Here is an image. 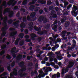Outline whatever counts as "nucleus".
<instances>
[{
  "label": "nucleus",
  "instance_id": "29",
  "mask_svg": "<svg viewBox=\"0 0 78 78\" xmlns=\"http://www.w3.org/2000/svg\"><path fill=\"white\" fill-rule=\"evenodd\" d=\"M52 29L55 32L57 31V27H56V25H55L54 27L52 28Z\"/></svg>",
  "mask_w": 78,
  "mask_h": 78
},
{
  "label": "nucleus",
  "instance_id": "10",
  "mask_svg": "<svg viewBox=\"0 0 78 78\" xmlns=\"http://www.w3.org/2000/svg\"><path fill=\"white\" fill-rule=\"evenodd\" d=\"M25 63L23 62L22 61L20 62L18 64V65H19L20 67H25V66H24Z\"/></svg>",
  "mask_w": 78,
  "mask_h": 78
},
{
  "label": "nucleus",
  "instance_id": "26",
  "mask_svg": "<svg viewBox=\"0 0 78 78\" xmlns=\"http://www.w3.org/2000/svg\"><path fill=\"white\" fill-rule=\"evenodd\" d=\"M6 47H7V45L5 44H4L1 46V50H4V49H5Z\"/></svg>",
  "mask_w": 78,
  "mask_h": 78
},
{
  "label": "nucleus",
  "instance_id": "20",
  "mask_svg": "<svg viewBox=\"0 0 78 78\" xmlns=\"http://www.w3.org/2000/svg\"><path fill=\"white\" fill-rule=\"evenodd\" d=\"M34 7H35V6L34 5H31L29 7V9L30 10V11H34Z\"/></svg>",
  "mask_w": 78,
  "mask_h": 78
},
{
  "label": "nucleus",
  "instance_id": "63",
  "mask_svg": "<svg viewBox=\"0 0 78 78\" xmlns=\"http://www.w3.org/2000/svg\"><path fill=\"white\" fill-rule=\"evenodd\" d=\"M25 39H29V38H30V36L28 35H26L25 36Z\"/></svg>",
  "mask_w": 78,
  "mask_h": 78
},
{
  "label": "nucleus",
  "instance_id": "52",
  "mask_svg": "<svg viewBox=\"0 0 78 78\" xmlns=\"http://www.w3.org/2000/svg\"><path fill=\"white\" fill-rule=\"evenodd\" d=\"M20 11H22L23 12H25V9L23 8H21L20 9Z\"/></svg>",
  "mask_w": 78,
  "mask_h": 78
},
{
  "label": "nucleus",
  "instance_id": "28",
  "mask_svg": "<svg viewBox=\"0 0 78 78\" xmlns=\"http://www.w3.org/2000/svg\"><path fill=\"white\" fill-rule=\"evenodd\" d=\"M24 35V34L23 33H21L19 34V37L20 38L23 39V38Z\"/></svg>",
  "mask_w": 78,
  "mask_h": 78
},
{
  "label": "nucleus",
  "instance_id": "18",
  "mask_svg": "<svg viewBox=\"0 0 78 78\" xmlns=\"http://www.w3.org/2000/svg\"><path fill=\"white\" fill-rule=\"evenodd\" d=\"M26 26L25 23L22 22L20 25V27L21 28H24Z\"/></svg>",
  "mask_w": 78,
  "mask_h": 78
},
{
  "label": "nucleus",
  "instance_id": "8",
  "mask_svg": "<svg viewBox=\"0 0 78 78\" xmlns=\"http://www.w3.org/2000/svg\"><path fill=\"white\" fill-rule=\"evenodd\" d=\"M30 36L32 40H33V41H34L35 40V37H37V35L36 34H32L30 35Z\"/></svg>",
  "mask_w": 78,
  "mask_h": 78
},
{
  "label": "nucleus",
  "instance_id": "38",
  "mask_svg": "<svg viewBox=\"0 0 78 78\" xmlns=\"http://www.w3.org/2000/svg\"><path fill=\"white\" fill-rule=\"evenodd\" d=\"M6 58L8 59H11V57L10 56V55L8 54L7 55V56L6 57Z\"/></svg>",
  "mask_w": 78,
  "mask_h": 78
},
{
  "label": "nucleus",
  "instance_id": "58",
  "mask_svg": "<svg viewBox=\"0 0 78 78\" xmlns=\"http://www.w3.org/2000/svg\"><path fill=\"white\" fill-rule=\"evenodd\" d=\"M18 44H19V41H17V40H16L15 42V44L16 45H18Z\"/></svg>",
  "mask_w": 78,
  "mask_h": 78
},
{
  "label": "nucleus",
  "instance_id": "42",
  "mask_svg": "<svg viewBox=\"0 0 78 78\" xmlns=\"http://www.w3.org/2000/svg\"><path fill=\"white\" fill-rule=\"evenodd\" d=\"M69 61V59L68 58H66L65 60V61L64 62V64H67V63Z\"/></svg>",
  "mask_w": 78,
  "mask_h": 78
},
{
  "label": "nucleus",
  "instance_id": "4",
  "mask_svg": "<svg viewBox=\"0 0 78 78\" xmlns=\"http://www.w3.org/2000/svg\"><path fill=\"white\" fill-rule=\"evenodd\" d=\"M73 11H72L71 12L72 14H74V15L76 14V13H75V11L78 9V8H77V7L75 5H73Z\"/></svg>",
  "mask_w": 78,
  "mask_h": 78
},
{
  "label": "nucleus",
  "instance_id": "7",
  "mask_svg": "<svg viewBox=\"0 0 78 78\" xmlns=\"http://www.w3.org/2000/svg\"><path fill=\"white\" fill-rule=\"evenodd\" d=\"M22 55H18L16 57V59L17 61H19L22 59Z\"/></svg>",
  "mask_w": 78,
  "mask_h": 78
},
{
  "label": "nucleus",
  "instance_id": "31",
  "mask_svg": "<svg viewBox=\"0 0 78 78\" xmlns=\"http://www.w3.org/2000/svg\"><path fill=\"white\" fill-rule=\"evenodd\" d=\"M6 9H7L6 11H4L3 14H5L6 13V12H9V10L10 9L9 8H7Z\"/></svg>",
  "mask_w": 78,
  "mask_h": 78
},
{
  "label": "nucleus",
  "instance_id": "41",
  "mask_svg": "<svg viewBox=\"0 0 78 78\" xmlns=\"http://www.w3.org/2000/svg\"><path fill=\"white\" fill-rule=\"evenodd\" d=\"M52 3V2L51 1H48L47 2V4L48 5H50Z\"/></svg>",
  "mask_w": 78,
  "mask_h": 78
},
{
  "label": "nucleus",
  "instance_id": "50",
  "mask_svg": "<svg viewBox=\"0 0 78 78\" xmlns=\"http://www.w3.org/2000/svg\"><path fill=\"white\" fill-rule=\"evenodd\" d=\"M66 78H73L71 75H68L66 76Z\"/></svg>",
  "mask_w": 78,
  "mask_h": 78
},
{
  "label": "nucleus",
  "instance_id": "32",
  "mask_svg": "<svg viewBox=\"0 0 78 78\" xmlns=\"http://www.w3.org/2000/svg\"><path fill=\"white\" fill-rule=\"evenodd\" d=\"M15 64H16L15 61H13L11 64V67H14L15 66Z\"/></svg>",
  "mask_w": 78,
  "mask_h": 78
},
{
  "label": "nucleus",
  "instance_id": "21",
  "mask_svg": "<svg viewBox=\"0 0 78 78\" xmlns=\"http://www.w3.org/2000/svg\"><path fill=\"white\" fill-rule=\"evenodd\" d=\"M70 22H66V23H65V27L66 28H67L68 27H69V25H70Z\"/></svg>",
  "mask_w": 78,
  "mask_h": 78
},
{
  "label": "nucleus",
  "instance_id": "6",
  "mask_svg": "<svg viewBox=\"0 0 78 78\" xmlns=\"http://www.w3.org/2000/svg\"><path fill=\"white\" fill-rule=\"evenodd\" d=\"M16 47H13L11 49V51H12V53H14L15 54L17 53L18 52H19V50H16Z\"/></svg>",
  "mask_w": 78,
  "mask_h": 78
},
{
  "label": "nucleus",
  "instance_id": "22",
  "mask_svg": "<svg viewBox=\"0 0 78 78\" xmlns=\"http://www.w3.org/2000/svg\"><path fill=\"white\" fill-rule=\"evenodd\" d=\"M47 32V30H44V32H41V31H39L37 32V34H39V35H42V34H44V33H46Z\"/></svg>",
  "mask_w": 78,
  "mask_h": 78
},
{
  "label": "nucleus",
  "instance_id": "40",
  "mask_svg": "<svg viewBox=\"0 0 78 78\" xmlns=\"http://www.w3.org/2000/svg\"><path fill=\"white\" fill-rule=\"evenodd\" d=\"M65 73L64 72V70H62V72H61V74L62 75V77H64V74H65Z\"/></svg>",
  "mask_w": 78,
  "mask_h": 78
},
{
  "label": "nucleus",
  "instance_id": "15",
  "mask_svg": "<svg viewBox=\"0 0 78 78\" xmlns=\"http://www.w3.org/2000/svg\"><path fill=\"white\" fill-rule=\"evenodd\" d=\"M8 5L11 6L12 5V6H14L15 5V4H13V1H10L8 3Z\"/></svg>",
  "mask_w": 78,
  "mask_h": 78
},
{
  "label": "nucleus",
  "instance_id": "12",
  "mask_svg": "<svg viewBox=\"0 0 78 78\" xmlns=\"http://www.w3.org/2000/svg\"><path fill=\"white\" fill-rule=\"evenodd\" d=\"M60 73L59 72H58L57 74H55L52 76V78H53L55 77H57V78H59L60 77Z\"/></svg>",
  "mask_w": 78,
  "mask_h": 78
},
{
  "label": "nucleus",
  "instance_id": "11",
  "mask_svg": "<svg viewBox=\"0 0 78 78\" xmlns=\"http://www.w3.org/2000/svg\"><path fill=\"white\" fill-rule=\"evenodd\" d=\"M60 73L59 72H58L57 74H55L52 76V78H53L55 77H57V78H59L60 77Z\"/></svg>",
  "mask_w": 78,
  "mask_h": 78
},
{
  "label": "nucleus",
  "instance_id": "14",
  "mask_svg": "<svg viewBox=\"0 0 78 78\" xmlns=\"http://www.w3.org/2000/svg\"><path fill=\"white\" fill-rule=\"evenodd\" d=\"M44 27L46 29H49L50 27V24L48 23L45 24L44 26Z\"/></svg>",
  "mask_w": 78,
  "mask_h": 78
},
{
  "label": "nucleus",
  "instance_id": "30",
  "mask_svg": "<svg viewBox=\"0 0 78 78\" xmlns=\"http://www.w3.org/2000/svg\"><path fill=\"white\" fill-rule=\"evenodd\" d=\"M10 53L14 58H16V55L15 53L14 52L13 53H12V51H10Z\"/></svg>",
  "mask_w": 78,
  "mask_h": 78
},
{
  "label": "nucleus",
  "instance_id": "2",
  "mask_svg": "<svg viewBox=\"0 0 78 78\" xmlns=\"http://www.w3.org/2000/svg\"><path fill=\"white\" fill-rule=\"evenodd\" d=\"M13 72L12 73H11L10 75V76L11 77L14 76V75L16 76L17 75V70L16 68H14L13 69Z\"/></svg>",
  "mask_w": 78,
  "mask_h": 78
},
{
  "label": "nucleus",
  "instance_id": "25",
  "mask_svg": "<svg viewBox=\"0 0 78 78\" xmlns=\"http://www.w3.org/2000/svg\"><path fill=\"white\" fill-rule=\"evenodd\" d=\"M23 68L21 70V72H25L27 70V68H26V66L22 67Z\"/></svg>",
  "mask_w": 78,
  "mask_h": 78
},
{
  "label": "nucleus",
  "instance_id": "56",
  "mask_svg": "<svg viewBox=\"0 0 78 78\" xmlns=\"http://www.w3.org/2000/svg\"><path fill=\"white\" fill-rule=\"evenodd\" d=\"M7 70L9 72H11V66H9L7 67Z\"/></svg>",
  "mask_w": 78,
  "mask_h": 78
},
{
  "label": "nucleus",
  "instance_id": "60",
  "mask_svg": "<svg viewBox=\"0 0 78 78\" xmlns=\"http://www.w3.org/2000/svg\"><path fill=\"white\" fill-rule=\"evenodd\" d=\"M51 66H53L54 67L55 66V63L53 62H52L51 64H50Z\"/></svg>",
  "mask_w": 78,
  "mask_h": 78
},
{
  "label": "nucleus",
  "instance_id": "53",
  "mask_svg": "<svg viewBox=\"0 0 78 78\" xmlns=\"http://www.w3.org/2000/svg\"><path fill=\"white\" fill-rule=\"evenodd\" d=\"M18 8H19V6H15L13 8V10H16L17 9H18Z\"/></svg>",
  "mask_w": 78,
  "mask_h": 78
},
{
  "label": "nucleus",
  "instance_id": "3",
  "mask_svg": "<svg viewBox=\"0 0 78 78\" xmlns=\"http://www.w3.org/2000/svg\"><path fill=\"white\" fill-rule=\"evenodd\" d=\"M68 64L69 65L67 66V68L68 69H70L72 67L74 66L75 62H73L69 61L68 63Z\"/></svg>",
  "mask_w": 78,
  "mask_h": 78
},
{
  "label": "nucleus",
  "instance_id": "36",
  "mask_svg": "<svg viewBox=\"0 0 78 78\" xmlns=\"http://www.w3.org/2000/svg\"><path fill=\"white\" fill-rule=\"evenodd\" d=\"M7 75V73L6 72H5L3 73L2 74H1L0 75V78L2 77V76H5V75Z\"/></svg>",
  "mask_w": 78,
  "mask_h": 78
},
{
  "label": "nucleus",
  "instance_id": "35",
  "mask_svg": "<svg viewBox=\"0 0 78 78\" xmlns=\"http://www.w3.org/2000/svg\"><path fill=\"white\" fill-rule=\"evenodd\" d=\"M9 17L10 18L14 17V13H11L10 14H9Z\"/></svg>",
  "mask_w": 78,
  "mask_h": 78
},
{
  "label": "nucleus",
  "instance_id": "47",
  "mask_svg": "<svg viewBox=\"0 0 78 78\" xmlns=\"http://www.w3.org/2000/svg\"><path fill=\"white\" fill-rule=\"evenodd\" d=\"M7 17H6V19L5 20H3V21L4 25H7V24H6V21H7Z\"/></svg>",
  "mask_w": 78,
  "mask_h": 78
},
{
  "label": "nucleus",
  "instance_id": "51",
  "mask_svg": "<svg viewBox=\"0 0 78 78\" xmlns=\"http://www.w3.org/2000/svg\"><path fill=\"white\" fill-rule=\"evenodd\" d=\"M53 7L54 6L53 5L50 6L49 8V9H50V10H51L52 9H54Z\"/></svg>",
  "mask_w": 78,
  "mask_h": 78
},
{
  "label": "nucleus",
  "instance_id": "44",
  "mask_svg": "<svg viewBox=\"0 0 78 78\" xmlns=\"http://www.w3.org/2000/svg\"><path fill=\"white\" fill-rule=\"evenodd\" d=\"M28 25L30 27H33V22H31L28 24Z\"/></svg>",
  "mask_w": 78,
  "mask_h": 78
},
{
  "label": "nucleus",
  "instance_id": "43",
  "mask_svg": "<svg viewBox=\"0 0 78 78\" xmlns=\"http://www.w3.org/2000/svg\"><path fill=\"white\" fill-rule=\"evenodd\" d=\"M53 53L52 52H49L48 53L47 56H52V55H53Z\"/></svg>",
  "mask_w": 78,
  "mask_h": 78
},
{
  "label": "nucleus",
  "instance_id": "34",
  "mask_svg": "<svg viewBox=\"0 0 78 78\" xmlns=\"http://www.w3.org/2000/svg\"><path fill=\"white\" fill-rule=\"evenodd\" d=\"M37 0H33L32 1V2H30V5H33L35 3V2H37Z\"/></svg>",
  "mask_w": 78,
  "mask_h": 78
},
{
  "label": "nucleus",
  "instance_id": "55",
  "mask_svg": "<svg viewBox=\"0 0 78 78\" xmlns=\"http://www.w3.org/2000/svg\"><path fill=\"white\" fill-rule=\"evenodd\" d=\"M54 68L55 69H59V66L57 65H55L54 66Z\"/></svg>",
  "mask_w": 78,
  "mask_h": 78
},
{
  "label": "nucleus",
  "instance_id": "37",
  "mask_svg": "<svg viewBox=\"0 0 78 78\" xmlns=\"http://www.w3.org/2000/svg\"><path fill=\"white\" fill-rule=\"evenodd\" d=\"M24 44V41H21L20 42V45L21 46H22V45H23Z\"/></svg>",
  "mask_w": 78,
  "mask_h": 78
},
{
  "label": "nucleus",
  "instance_id": "57",
  "mask_svg": "<svg viewBox=\"0 0 78 78\" xmlns=\"http://www.w3.org/2000/svg\"><path fill=\"white\" fill-rule=\"evenodd\" d=\"M29 66H30V67H32L33 66V63L31 62L28 64Z\"/></svg>",
  "mask_w": 78,
  "mask_h": 78
},
{
  "label": "nucleus",
  "instance_id": "23",
  "mask_svg": "<svg viewBox=\"0 0 78 78\" xmlns=\"http://www.w3.org/2000/svg\"><path fill=\"white\" fill-rule=\"evenodd\" d=\"M34 29L35 31H39L41 30V27L38 28L36 27H34Z\"/></svg>",
  "mask_w": 78,
  "mask_h": 78
},
{
  "label": "nucleus",
  "instance_id": "1",
  "mask_svg": "<svg viewBox=\"0 0 78 78\" xmlns=\"http://www.w3.org/2000/svg\"><path fill=\"white\" fill-rule=\"evenodd\" d=\"M38 20V22H42L43 21L44 23H45L47 22V18L44 17L43 16H41L39 17Z\"/></svg>",
  "mask_w": 78,
  "mask_h": 78
},
{
  "label": "nucleus",
  "instance_id": "59",
  "mask_svg": "<svg viewBox=\"0 0 78 78\" xmlns=\"http://www.w3.org/2000/svg\"><path fill=\"white\" fill-rule=\"evenodd\" d=\"M73 44L74 45H76V41L75 40H73Z\"/></svg>",
  "mask_w": 78,
  "mask_h": 78
},
{
  "label": "nucleus",
  "instance_id": "5",
  "mask_svg": "<svg viewBox=\"0 0 78 78\" xmlns=\"http://www.w3.org/2000/svg\"><path fill=\"white\" fill-rule=\"evenodd\" d=\"M56 13V11L55 10H52L51 12V14L52 16V18H56L57 17V16Z\"/></svg>",
  "mask_w": 78,
  "mask_h": 78
},
{
  "label": "nucleus",
  "instance_id": "61",
  "mask_svg": "<svg viewBox=\"0 0 78 78\" xmlns=\"http://www.w3.org/2000/svg\"><path fill=\"white\" fill-rule=\"evenodd\" d=\"M61 22L62 23H64V22H66V20L63 19L61 20Z\"/></svg>",
  "mask_w": 78,
  "mask_h": 78
},
{
  "label": "nucleus",
  "instance_id": "19",
  "mask_svg": "<svg viewBox=\"0 0 78 78\" xmlns=\"http://www.w3.org/2000/svg\"><path fill=\"white\" fill-rule=\"evenodd\" d=\"M8 25H7V24H5V26L4 27H3L2 30H3V31H5L7 30L8 29Z\"/></svg>",
  "mask_w": 78,
  "mask_h": 78
},
{
  "label": "nucleus",
  "instance_id": "46",
  "mask_svg": "<svg viewBox=\"0 0 78 78\" xmlns=\"http://www.w3.org/2000/svg\"><path fill=\"white\" fill-rule=\"evenodd\" d=\"M42 40V38L41 37H39L37 38V41L38 42H40Z\"/></svg>",
  "mask_w": 78,
  "mask_h": 78
},
{
  "label": "nucleus",
  "instance_id": "24",
  "mask_svg": "<svg viewBox=\"0 0 78 78\" xmlns=\"http://www.w3.org/2000/svg\"><path fill=\"white\" fill-rule=\"evenodd\" d=\"M36 12H33L30 14V16L32 17V18H33L36 16Z\"/></svg>",
  "mask_w": 78,
  "mask_h": 78
},
{
  "label": "nucleus",
  "instance_id": "62",
  "mask_svg": "<svg viewBox=\"0 0 78 78\" xmlns=\"http://www.w3.org/2000/svg\"><path fill=\"white\" fill-rule=\"evenodd\" d=\"M28 69L29 71H33V67L29 68H28Z\"/></svg>",
  "mask_w": 78,
  "mask_h": 78
},
{
  "label": "nucleus",
  "instance_id": "64",
  "mask_svg": "<svg viewBox=\"0 0 78 78\" xmlns=\"http://www.w3.org/2000/svg\"><path fill=\"white\" fill-rule=\"evenodd\" d=\"M4 70V68H1V69H0V73H2V72H3Z\"/></svg>",
  "mask_w": 78,
  "mask_h": 78
},
{
  "label": "nucleus",
  "instance_id": "17",
  "mask_svg": "<svg viewBox=\"0 0 78 78\" xmlns=\"http://www.w3.org/2000/svg\"><path fill=\"white\" fill-rule=\"evenodd\" d=\"M13 25H14V27L16 28H17L19 27V23L16 22H15L13 23Z\"/></svg>",
  "mask_w": 78,
  "mask_h": 78
},
{
  "label": "nucleus",
  "instance_id": "33",
  "mask_svg": "<svg viewBox=\"0 0 78 78\" xmlns=\"http://www.w3.org/2000/svg\"><path fill=\"white\" fill-rule=\"evenodd\" d=\"M27 0L24 1L22 3V5H27Z\"/></svg>",
  "mask_w": 78,
  "mask_h": 78
},
{
  "label": "nucleus",
  "instance_id": "54",
  "mask_svg": "<svg viewBox=\"0 0 78 78\" xmlns=\"http://www.w3.org/2000/svg\"><path fill=\"white\" fill-rule=\"evenodd\" d=\"M24 33L26 34H27L28 33V29H25V30Z\"/></svg>",
  "mask_w": 78,
  "mask_h": 78
},
{
  "label": "nucleus",
  "instance_id": "39",
  "mask_svg": "<svg viewBox=\"0 0 78 78\" xmlns=\"http://www.w3.org/2000/svg\"><path fill=\"white\" fill-rule=\"evenodd\" d=\"M23 22H27V17H26V16H25L23 18Z\"/></svg>",
  "mask_w": 78,
  "mask_h": 78
},
{
  "label": "nucleus",
  "instance_id": "27",
  "mask_svg": "<svg viewBox=\"0 0 78 78\" xmlns=\"http://www.w3.org/2000/svg\"><path fill=\"white\" fill-rule=\"evenodd\" d=\"M13 22V20L12 19H10L8 21V23L11 25V24H12V23Z\"/></svg>",
  "mask_w": 78,
  "mask_h": 78
},
{
  "label": "nucleus",
  "instance_id": "45",
  "mask_svg": "<svg viewBox=\"0 0 78 78\" xmlns=\"http://www.w3.org/2000/svg\"><path fill=\"white\" fill-rule=\"evenodd\" d=\"M67 33V30H63L62 32V34H66V33Z\"/></svg>",
  "mask_w": 78,
  "mask_h": 78
},
{
  "label": "nucleus",
  "instance_id": "13",
  "mask_svg": "<svg viewBox=\"0 0 78 78\" xmlns=\"http://www.w3.org/2000/svg\"><path fill=\"white\" fill-rule=\"evenodd\" d=\"M37 73V69H35V70H34V72L33 70L32 71L30 75L32 76H34V74H36Z\"/></svg>",
  "mask_w": 78,
  "mask_h": 78
},
{
  "label": "nucleus",
  "instance_id": "49",
  "mask_svg": "<svg viewBox=\"0 0 78 78\" xmlns=\"http://www.w3.org/2000/svg\"><path fill=\"white\" fill-rule=\"evenodd\" d=\"M2 6H5V7H6V6H7V5H6V2L5 1L4 2Z\"/></svg>",
  "mask_w": 78,
  "mask_h": 78
},
{
  "label": "nucleus",
  "instance_id": "48",
  "mask_svg": "<svg viewBox=\"0 0 78 78\" xmlns=\"http://www.w3.org/2000/svg\"><path fill=\"white\" fill-rule=\"evenodd\" d=\"M38 9H40V7H36V9H35L34 11H35V12H37V11H39Z\"/></svg>",
  "mask_w": 78,
  "mask_h": 78
},
{
  "label": "nucleus",
  "instance_id": "9",
  "mask_svg": "<svg viewBox=\"0 0 78 78\" xmlns=\"http://www.w3.org/2000/svg\"><path fill=\"white\" fill-rule=\"evenodd\" d=\"M19 75L20 77L22 78V77H23V76H25L27 75V73H20L19 74Z\"/></svg>",
  "mask_w": 78,
  "mask_h": 78
},
{
  "label": "nucleus",
  "instance_id": "16",
  "mask_svg": "<svg viewBox=\"0 0 78 78\" xmlns=\"http://www.w3.org/2000/svg\"><path fill=\"white\" fill-rule=\"evenodd\" d=\"M17 32L16 31V32H12L10 33V36L11 37H14L15 35L17 34Z\"/></svg>",
  "mask_w": 78,
  "mask_h": 78
}]
</instances>
